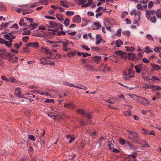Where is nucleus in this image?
I'll return each instance as SVG.
<instances>
[{"label":"nucleus","instance_id":"29","mask_svg":"<svg viewBox=\"0 0 161 161\" xmlns=\"http://www.w3.org/2000/svg\"><path fill=\"white\" fill-rule=\"evenodd\" d=\"M84 68L90 71H92L93 70L92 66L90 65H86L84 67Z\"/></svg>","mask_w":161,"mask_h":161},{"label":"nucleus","instance_id":"57","mask_svg":"<svg viewBox=\"0 0 161 161\" xmlns=\"http://www.w3.org/2000/svg\"><path fill=\"white\" fill-rule=\"evenodd\" d=\"M40 2L43 4L48 5V2L46 0H40Z\"/></svg>","mask_w":161,"mask_h":161},{"label":"nucleus","instance_id":"60","mask_svg":"<svg viewBox=\"0 0 161 161\" xmlns=\"http://www.w3.org/2000/svg\"><path fill=\"white\" fill-rule=\"evenodd\" d=\"M45 102L48 103H53L54 102V100L53 99H47L46 100Z\"/></svg>","mask_w":161,"mask_h":161},{"label":"nucleus","instance_id":"58","mask_svg":"<svg viewBox=\"0 0 161 161\" xmlns=\"http://www.w3.org/2000/svg\"><path fill=\"white\" fill-rule=\"evenodd\" d=\"M28 137L29 139L33 141L36 140L35 137L32 135H28Z\"/></svg>","mask_w":161,"mask_h":161},{"label":"nucleus","instance_id":"23","mask_svg":"<svg viewBox=\"0 0 161 161\" xmlns=\"http://www.w3.org/2000/svg\"><path fill=\"white\" fill-rule=\"evenodd\" d=\"M151 66L153 67V69L154 70H158L160 69V67L155 64L151 63Z\"/></svg>","mask_w":161,"mask_h":161},{"label":"nucleus","instance_id":"42","mask_svg":"<svg viewBox=\"0 0 161 161\" xmlns=\"http://www.w3.org/2000/svg\"><path fill=\"white\" fill-rule=\"evenodd\" d=\"M142 88L146 89H150L152 88V85L151 84L148 85L147 84H145Z\"/></svg>","mask_w":161,"mask_h":161},{"label":"nucleus","instance_id":"3","mask_svg":"<svg viewBox=\"0 0 161 161\" xmlns=\"http://www.w3.org/2000/svg\"><path fill=\"white\" fill-rule=\"evenodd\" d=\"M8 60L9 62H10L15 63L18 61V58L16 57L15 55L12 54L11 53H8Z\"/></svg>","mask_w":161,"mask_h":161},{"label":"nucleus","instance_id":"31","mask_svg":"<svg viewBox=\"0 0 161 161\" xmlns=\"http://www.w3.org/2000/svg\"><path fill=\"white\" fill-rule=\"evenodd\" d=\"M101 57V56H96L93 57L94 61L97 63L100 61Z\"/></svg>","mask_w":161,"mask_h":161},{"label":"nucleus","instance_id":"21","mask_svg":"<svg viewBox=\"0 0 161 161\" xmlns=\"http://www.w3.org/2000/svg\"><path fill=\"white\" fill-rule=\"evenodd\" d=\"M67 138L69 140L70 143L73 142L75 139V137L74 136L70 134L67 136Z\"/></svg>","mask_w":161,"mask_h":161},{"label":"nucleus","instance_id":"14","mask_svg":"<svg viewBox=\"0 0 161 161\" xmlns=\"http://www.w3.org/2000/svg\"><path fill=\"white\" fill-rule=\"evenodd\" d=\"M25 18L21 19L19 22V25L20 26H23L24 27H26L27 26V24L25 23Z\"/></svg>","mask_w":161,"mask_h":161},{"label":"nucleus","instance_id":"40","mask_svg":"<svg viewBox=\"0 0 161 161\" xmlns=\"http://www.w3.org/2000/svg\"><path fill=\"white\" fill-rule=\"evenodd\" d=\"M9 23L8 22L6 23H2L1 25V29H5L7 28L8 26Z\"/></svg>","mask_w":161,"mask_h":161},{"label":"nucleus","instance_id":"38","mask_svg":"<svg viewBox=\"0 0 161 161\" xmlns=\"http://www.w3.org/2000/svg\"><path fill=\"white\" fill-rule=\"evenodd\" d=\"M75 87L80 89H82L84 90H86L87 89V88L86 87L82 85H78V86H75Z\"/></svg>","mask_w":161,"mask_h":161},{"label":"nucleus","instance_id":"17","mask_svg":"<svg viewBox=\"0 0 161 161\" xmlns=\"http://www.w3.org/2000/svg\"><path fill=\"white\" fill-rule=\"evenodd\" d=\"M128 58L130 60H133L136 58L135 55L133 53H129L127 54Z\"/></svg>","mask_w":161,"mask_h":161},{"label":"nucleus","instance_id":"13","mask_svg":"<svg viewBox=\"0 0 161 161\" xmlns=\"http://www.w3.org/2000/svg\"><path fill=\"white\" fill-rule=\"evenodd\" d=\"M129 149L132 150H136L137 148V146L131 144L130 142H128L126 143Z\"/></svg>","mask_w":161,"mask_h":161},{"label":"nucleus","instance_id":"62","mask_svg":"<svg viewBox=\"0 0 161 161\" xmlns=\"http://www.w3.org/2000/svg\"><path fill=\"white\" fill-rule=\"evenodd\" d=\"M142 130L144 131V132H143V133L144 134V135H148V134H149V131L147 130L144 128H142Z\"/></svg>","mask_w":161,"mask_h":161},{"label":"nucleus","instance_id":"24","mask_svg":"<svg viewBox=\"0 0 161 161\" xmlns=\"http://www.w3.org/2000/svg\"><path fill=\"white\" fill-rule=\"evenodd\" d=\"M48 22L50 26L52 28H53L57 26V23L54 21H49Z\"/></svg>","mask_w":161,"mask_h":161},{"label":"nucleus","instance_id":"4","mask_svg":"<svg viewBox=\"0 0 161 161\" xmlns=\"http://www.w3.org/2000/svg\"><path fill=\"white\" fill-rule=\"evenodd\" d=\"M96 41L95 44L96 45H98L100 44L101 42L104 43L105 41L102 38V35L100 34H97L96 36Z\"/></svg>","mask_w":161,"mask_h":161},{"label":"nucleus","instance_id":"51","mask_svg":"<svg viewBox=\"0 0 161 161\" xmlns=\"http://www.w3.org/2000/svg\"><path fill=\"white\" fill-rule=\"evenodd\" d=\"M123 34L125 35L127 37H129L130 35V32L128 31H124L122 32Z\"/></svg>","mask_w":161,"mask_h":161},{"label":"nucleus","instance_id":"36","mask_svg":"<svg viewBox=\"0 0 161 161\" xmlns=\"http://www.w3.org/2000/svg\"><path fill=\"white\" fill-rule=\"evenodd\" d=\"M13 41L12 40H10L8 41H6L5 40V42L4 44H5L8 47H11L12 45V42Z\"/></svg>","mask_w":161,"mask_h":161},{"label":"nucleus","instance_id":"59","mask_svg":"<svg viewBox=\"0 0 161 161\" xmlns=\"http://www.w3.org/2000/svg\"><path fill=\"white\" fill-rule=\"evenodd\" d=\"M45 17L47 19H50L53 20H54L56 19L55 18L51 16H45Z\"/></svg>","mask_w":161,"mask_h":161},{"label":"nucleus","instance_id":"1","mask_svg":"<svg viewBox=\"0 0 161 161\" xmlns=\"http://www.w3.org/2000/svg\"><path fill=\"white\" fill-rule=\"evenodd\" d=\"M129 138L135 143L139 144L141 142V139L139 137L138 135L136 133L130 131H128Z\"/></svg>","mask_w":161,"mask_h":161},{"label":"nucleus","instance_id":"28","mask_svg":"<svg viewBox=\"0 0 161 161\" xmlns=\"http://www.w3.org/2000/svg\"><path fill=\"white\" fill-rule=\"evenodd\" d=\"M147 19L150 20L151 22L155 23L156 21V19L155 16L149 17V18H147Z\"/></svg>","mask_w":161,"mask_h":161},{"label":"nucleus","instance_id":"18","mask_svg":"<svg viewBox=\"0 0 161 161\" xmlns=\"http://www.w3.org/2000/svg\"><path fill=\"white\" fill-rule=\"evenodd\" d=\"M64 106L68 108L73 109L75 107V105L72 103H65L64 105Z\"/></svg>","mask_w":161,"mask_h":161},{"label":"nucleus","instance_id":"48","mask_svg":"<svg viewBox=\"0 0 161 161\" xmlns=\"http://www.w3.org/2000/svg\"><path fill=\"white\" fill-rule=\"evenodd\" d=\"M126 48V50L128 51L133 52L135 50V48L133 47H125Z\"/></svg>","mask_w":161,"mask_h":161},{"label":"nucleus","instance_id":"25","mask_svg":"<svg viewBox=\"0 0 161 161\" xmlns=\"http://www.w3.org/2000/svg\"><path fill=\"white\" fill-rule=\"evenodd\" d=\"M55 15L57 19L59 20L60 21H63L64 20V16L63 14H56Z\"/></svg>","mask_w":161,"mask_h":161},{"label":"nucleus","instance_id":"6","mask_svg":"<svg viewBox=\"0 0 161 161\" xmlns=\"http://www.w3.org/2000/svg\"><path fill=\"white\" fill-rule=\"evenodd\" d=\"M77 111V113L81 114L83 116L88 117L89 119L91 118V114L90 113L88 112L86 113L85 111L82 109H78Z\"/></svg>","mask_w":161,"mask_h":161},{"label":"nucleus","instance_id":"33","mask_svg":"<svg viewBox=\"0 0 161 161\" xmlns=\"http://www.w3.org/2000/svg\"><path fill=\"white\" fill-rule=\"evenodd\" d=\"M155 14L158 18H161V9H158L156 11Z\"/></svg>","mask_w":161,"mask_h":161},{"label":"nucleus","instance_id":"55","mask_svg":"<svg viewBox=\"0 0 161 161\" xmlns=\"http://www.w3.org/2000/svg\"><path fill=\"white\" fill-rule=\"evenodd\" d=\"M121 29H119L117 30L116 34V35L117 36H121Z\"/></svg>","mask_w":161,"mask_h":161},{"label":"nucleus","instance_id":"54","mask_svg":"<svg viewBox=\"0 0 161 161\" xmlns=\"http://www.w3.org/2000/svg\"><path fill=\"white\" fill-rule=\"evenodd\" d=\"M81 47L84 50L88 51L90 50V49L87 46L85 45H83L81 46Z\"/></svg>","mask_w":161,"mask_h":161},{"label":"nucleus","instance_id":"61","mask_svg":"<svg viewBox=\"0 0 161 161\" xmlns=\"http://www.w3.org/2000/svg\"><path fill=\"white\" fill-rule=\"evenodd\" d=\"M137 9L140 10H142L143 9V7L142 6L141 4H139L137 5Z\"/></svg>","mask_w":161,"mask_h":161},{"label":"nucleus","instance_id":"39","mask_svg":"<svg viewBox=\"0 0 161 161\" xmlns=\"http://www.w3.org/2000/svg\"><path fill=\"white\" fill-rule=\"evenodd\" d=\"M57 26L58 27L55 29L54 31L56 32H58V29H60V30H63V26L62 25L60 24H57Z\"/></svg>","mask_w":161,"mask_h":161},{"label":"nucleus","instance_id":"32","mask_svg":"<svg viewBox=\"0 0 161 161\" xmlns=\"http://www.w3.org/2000/svg\"><path fill=\"white\" fill-rule=\"evenodd\" d=\"M123 44V42L120 40L119 39L117 40L116 42V46L117 47H120L121 45Z\"/></svg>","mask_w":161,"mask_h":161},{"label":"nucleus","instance_id":"64","mask_svg":"<svg viewBox=\"0 0 161 161\" xmlns=\"http://www.w3.org/2000/svg\"><path fill=\"white\" fill-rule=\"evenodd\" d=\"M161 49V47H155L154 49V51L156 52H159Z\"/></svg>","mask_w":161,"mask_h":161},{"label":"nucleus","instance_id":"7","mask_svg":"<svg viewBox=\"0 0 161 161\" xmlns=\"http://www.w3.org/2000/svg\"><path fill=\"white\" fill-rule=\"evenodd\" d=\"M8 53H7L3 49H0V57L3 58L7 59L8 58Z\"/></svg>","mask_w":161,"mask_h":161},{"label":"nucleus","instance_id":"45","mask_svg":"<svg viewBox=\"0 0 161 161\" xmlns=\"http://www.w3.org/2000/svg\"><path fill=\"white\" fill-rule=\"evenodd\" d=\"M146 37L149 40H152L153 41L154 38L150 34H147L146 36Z\"/></svg>","mask_w":161,"mask_h":161},{"label":"nucleus","instance_id":"12","mask_svg":"<svg viewBox=\"0 0 161 161\" xmlns=\"http://www.w3.org/2000/svg\"><path fill=\"white\" fill-rule=\"evenodd\" d=\"M4 37L8 40L13 39L15 38V36H13L11 33H8L4 35Z\"/></svg>","mask_w":161,"mask_h":161},{"label":"nucleus","instance_id":"44","mask_svg":"<svg viewBox=\"0 0 161 161\" xmlns=\"http://www.w3.org/2000/svg\"><path fill=\"white\" fill-rule=\"evenodd\" d=\"M31 31L30 30H26L24 31L22 33L23 35H29L31 34Z\"/></svg>","mask_w":161,"mask_h":161},{"label":"nucleus","instance_id":"19","mask_svg":"<svg viewBox=\"0 0 161 161\" xmlns=\"http://www.w3.org/2000/svg\"><path fill=\"white\" fill-rule=\"evenodd\" d=\"M38 5L37 3H35L32 4H29L27 6H25L24 8L25 9L29 8H33Z\"/></svg>","mask_w":161,"mask_h":161},{"label":"nucleus","instance_id":"26","mask_svg":"<svg viewBox=\"0 0 161 161\" xmlns=\"http://www.w3.org/2000/svg\"><path fill=\"white\" fill-rule=\"evenodd\" d=\"M67 2L66 1H62L60 2V5L65 7H69V5L68 4Z\"/></svg>","mask_w":161,"mask_h":161},{"label":"nucleus","instance_id":"43","mask_svg":"<svg viewBox=\"0 0 161 161\" xmlns=\"http://www.w3.org/2000/svg\"><path fill=\"white\" fill-rule=\"evenodd\" d=\"M86 0H76V2L77 4L79 5H80L81 4L86 3Z\"/></svg>","mask_w":161,"mask_h":161},{"label":"nucleus","instance_id":"10","mask_svg":"<svg viewBox=\"0 0 161 161\" xmlns=\"http://www.w3.org/2000/svg\"><path fill=\"white\" fill-rule=\"evenodd\" d=\"M81 19L79 15H77L75 16L72 19V21L74 23H79L81 21Z\"/></svg>","mask_w":161,"mask_h":161},{"label":"nucleus","instance_id":"41","mask_svg":"<svg viewBox=\"0 0 161 161\" xmlns=\"http://www.w3.org/2000/svg\"><path fill=\"white\" fill-rule=\"evenodd\" d=\"M59 43H63V47H66L67 45H69V41L68 40L66 41V42H63L62 41L59 42Z\"/></svg>","mask_w":161,"mask_h":161},{"label":"nucleus","instance_id":"46","mask_svg":"<svg viewBox=\"0 0 161 161\" xmlns=\"http://www.w3.org/2000/svg\"><path fill=\"white\" fill-rule=\"evenodd\" d=\"M152 88H153L155 90H161V87L160 86H157L155 85H152Z\"/></svg>","mask_w":161,"mask_h":161},{"label":"nucleus","instance_id":"27","mask_svg":"<svg viewBox=\"0 0 161 161\" xmlns=\"http://www.w3.org/2000/svg\"><path fill=\"white\" fill-rule=\"evenodd\" d=\"M42 50L43 51L44 53L46 54H49L52 55V53L50 52L49 50L46 48L42 47Z\"/></svg>","mask_w":161,"mask_h":161},{"label":"nucleus","instance_id":"63","mask_svg":"<svg viewBox=\"0 0 161 161\" xmlns=\"http://www.w3.org/2000/svg\"><path fill=\"white\" fill-rule=\"evenodd\" d=\"M128 14V12L126 11H124L123 12L121 15V17L122 18H124L126 15Z\"/></svg>","mask_w":161,"mask_h":161},{"label":"nucleus","instance_id":"9","mask_svg":"<svg viewBox=\"0 0 161 161\" xmlns=\"http://www.w3.org/2000/svg\"><path fill=\"white\" fill-rule=\"evenodd\" d=\"M146 16L147 18H149V17L154 15L155 13V12L153 10H151L149 11L146 10Z\"/></svg>","mask_w":161,"mask_h":161},{"label":"nucleus","instance_id":"49","mask_svg":"<svg viewBox=\"0 0 161 161\" xmlns=\"http://www.w3.org/2000/svg\"><path fill=\"white\" fill-rule=\"evenodd\" d=\"M75 53L76 52H69L67 53V55L69 57L73 56L75 55Z\"/></svg>","mask_w":161,"mask_h":161},{"label":"nucleus","instance_id":"53","mask_svg":"<svg viewBox=\"0 0 161 161\" xmlns=\"http://www.w3.org/2000/svg\"><path fill=\"white\" fill-rule=\"evenodd\" d=\"M130 95H131V98H133L134 99L136 100V101H137L138 99V97H140L139 96H137L136 95H134V94H132V95L130 94Z\"/></svg>","mask_w":161,"mask_h":161},{"label":"nucleus","instance_id":"5","mask_svg":"<svg viewBox=\"0 0 161 161\" xmlns=\"http://www.w3.org/2000/svg\"><path fill=\"white\" fill-rule=\"evenodd\" d=\"M137 102L141 103L145 106L147 105L150 104V102L148 100L145 98H143L141 97H138Z\"/></svg>","mask_w":161,"mask_h":161},{"label":"nucleus","instance_id":"37","mask_svg":"<svg viewBox=\"0 0 161 161\" xmlns=\"http://www.w3.org/2000/svg\"><path fill=\"white\" fill-rule=\"evenodd\" d=\"M70 20L69 19L66 18L65 19L64 24L65 25V26H68L70 24Z\"/></svg>","mask_w":161,"mask_h":161},{"label":"nucleus","instance_id":"8","mask_svg":"<svg viewBox=\"0 0 161 161\" xmlns=\"http://www.w3.org/2000/svg\"><path fill=\"white\" fill-rule=\"evenodd\" d=\"M41 63L43 65H55L54 63L51 61L47 60V58H41Z\"/></svg>","mask_w":161,"mask_h":161},{"label":"nucleus","instance_id":"16","mask_svg":"<svg viewBox=\"0 0 161 161\" xmlns=\"http://www.w3.org/2000/svg\"><path fill=\"white\" fill-rule=\"evenodd\" d=\"M93 25V29L94 30H98L99 28H101V26L99 22L94 23Z\"/></svg>","mask_w":161,"mask_h":161},{"label":"nucleus","instance_id":"11","mask_svg":"<svg viewBox=\"0 0 161 161\" xmlns=\"http://www.w3.org/2000/svg\"><path fill=\"white\" fill-rule=\"evenodd\" d=\"M29 45L30 47L36 49H38L39 47V44L37 42H30L29 43Z\"/></svg>","mask_w":161,"mask_h":161},{"label":"nucleus","instance_id":"30","mask_svg":"<svg viewBox=\"0 0 161 161\" xmlns=\"http://www.w3.org/2000/svg\"><path fill=\"white\" fill-rule=\"evenodd\" d=\"M136 13L135 14V16H138V20H139L140 19V16L141 15V12H140L139 11H137L136 10V12H135Z\"/></svg>","mask_w":161,"mask_h":161},{"label":"nucleus","instance_id":"56","mask_svg":"<svg viewBox=\"0 0 161 161\" xmlns=\"http://www.w3.org/2000/svg\"><path fill=\"white\" fill-rule=\"evenodd\" d=\"M135 68L136 70V72L138 73H139L140 72L142 71L137 65L135 66Z\"/></svg>","mask_w":161,"mask_h":161},{"label":"nucleus","instance_id":"47","mask_svg":"<svg viewBox=\"0 0 161 161\" xmlns=\"http://www.w3.org/2000/svg\"><path fill=\"white\" fill-rule=\"evenodd\" d=\"M66 14L69 16H70L73 15L74 13L71 11H67L66 12Z\"/></svg>","mask_w":161,"mask_h":161},{"label":"nucleus","instance_id":"35","mask_svg":"<svg viewBox=\"0 0 161 161\" xmlns=\"http://www.w3.org/2000/svg\"><path fill=\"white\" fill-rule=\"evenodd\" d=\"M63 84L65 85L68 86H71V87H75V85H74L73 84L70 83H69V82H68V81L64 82L63 83Z\"/></svg>","mask_w":161,"mask_h":161},{"label":"nucleus","instance_id":"52","mask_svg":"<svg viewBox=\"0 0 161 161\" xmlns=\"http://www.w3.org/2000/svg\"><path fill=\"white\" fill-rule=\"evenodd\" d=\"M65 32L63 31H60L58 32L57 34H56V35L58 36H61L62 35H65Z\"/></svg>","mask_w":161,"mask_h":161},{"label":"nucleus","instance_id":"22","mask_svg":"<svg viewBox=\"0 0 161 161\" xmlns=\"http://www.w3.org/2000/svg\"><path fill=\"white\" fill-rule=\"evenodd\" d=\"M47 42L49 43L52 45H51L52 47H58V43L59 42H51L49 40H47Z\"/></svg>","mask_w":161,"mask_h":161},{"label":"nucleus","instance_id":"15","mask_svg":"<svg viewBox=\"0 0 161 161\" xmlns=\"http://www.w3.org/2000/svg\"><path fill=\"white\" fill-rule=\"evenodd\" d=\"M15 94L16 95V96L19 97H24L23 95L21 94V93L20 92V89L19 88H18L16 89Z\"/></svg>","mask_w":161,"mask_h":161},{"label":"nucleus","instance_id":"34","mask_svg":"<svg viewBox=\"0 0 161 161\" xmlns=\"http://www.w3.org/2000/svg\"><path fill=\"white\" fill-rule=\"evenodd\" d=\"M6 7L4 4L0 2V11H6Z\"/></svg>","mask_w":161,"mask_h":161},{"label":"nucleus","instance_id":"20","mask_svg":"<svg viewBox=\"0 0 161 161\" xmlns=\"http://www.w3.org/2000/svg\"><path fill=\"white\" fill-rule=\"evenodd\" d=\"M37 26V25L35 23H32L30 24V25L28 26V27L27 28L31 30H32L35 29Z\"/></svg>","mask_w":161,"mask_h":161},{"label":"nucleus","instance_id":"50","mask_svg":"<svg viewBox=\"0 0 161 161\" xmlns=\"http://www.w3.org/2000/svg\"><path fill=\"white\" fill-rule=\"evenodd\" d=\"M131 112L130 111H125L124 112V114L126 116H130L131 115Z\"/></svg>","mask_w":161,"mask_h":161},{"label":"nucleus","instance_id":"2","mask_svg":"<svg viewBox=\"0 0 161 161\" xmlns=\"http://www.w3.org/2000/svg\"><path fill=\"white\" fill-rule=\"evenodd\" d=\"M134 72L131 69L128 71L124 72L123 76V78L126 80H129L131 78L133 77Z\"/></svg>","mask_w":161,"mask_h":161}]
</instances>
